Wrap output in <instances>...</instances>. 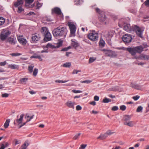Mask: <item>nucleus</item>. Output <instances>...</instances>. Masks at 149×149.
I'll return each instance as SVG.
<instances>
[{
    "label": "nucleus",
    "mask_w": 149,
    "mask_h": 149,
    "mask_svg": "<svg viewBox=\"0 0 149 149\" xmlns=\"http://www.w3.org/2000/svg\"><path fill=\"white\" fill-rule=\"evenodd\" d=\"M124 124L125 125L128 126L130 127H132L134 125L132 123V121H130V122H128L125 123H124Z\"/></svg>",
    "instance_id": "34"
},
{
    "label": "nucleus",
    "mask_w": 149,
    "mask_h": 149,
    "mask_svg": "<svg viewBox=\"0 0 149 149\" xmlns=\"http://www.w3.org/2000/svg\"><path fill=\"white\" fill-rule=\"evenodd\" d=\"M108 137L107 134L105 133L104 134H101L97 138V139H100L103 140L106 139Z\"/></svg>",
    "instance_id": "24"
},
{
    "label": "nucleus",
    "mask_w": 149,
    "mask_h": 149,
    "mask_svg": "<svg viewBox=\"0 0 149 149\" xmlns=\"http://www.w3.org/2000/svg\"><path fill=\"white\" fill-rule=\"evenodd\" d=\"M105 41L102 38H100V41L99 42V45L100 47L103 48L105 46Z\"/></svg>",
    "instance_id": "21"
},
{
    "label": "nucleus",
    "mask_w": 149,
    "mask_h": 149,
    "mask_svg": "<svg viewBox=\"0 0 149 149\" xmlns=\"http://www.w3.org/2000/svg\"><path fill=\"white\" fill-rule=\"evenodd\" d=\"M87 146L86 144H81L80 146V147L82 149H84Z\"/></svg>",
    "instance_id": "63"
},
{
    "label": "nucleus",
    "mask_w": 149,
    "mask_h": 149,
    "mask_svg": "<svg viewBox=\"0 0 149 149\" xmlns=\"http://www.w3.org/2000/svg\"><path fill=\"white\" fill-rule=\"evenodd\" d=\"M120 108L121 110L123 111H124L126 110V107L125 105H122L120 107Z\"/></svg>",
    "instance_id": "45"
},
{
    "label": "nucleus",
    "mask_w": 149,
    "mask_h": 149,
    "mask_svg": "<svg viewBox=\"0 0 149 149\" xmlns=\"http://www.w3.org/2000/svg\"><path fill=\"white\" fill-rule=\"evenodd\" d=\"M75 102H72L70 101H68L66 103V105L69 108L74 109V105Z\"/></svg>",
    "instance_id": "22"
},
{
    "label": "nucleus",
    "mask_w": 149,
    "mask_h": 149,
    "mask_svg": "<svg viewBox=\"0 0 149 149\" xmlns=\"http://www.w3.org/2000/svg\"><path fill=\"white\" fill-rule=\"evenodd\" d=\"M142 54L139 56H135V58L136 59H142Z\"/></svg>",
    "instance_id": "52"
},
{
    "label": "nucleus",
    "mask_w": 149,
    "mask_h": 149,
    "mask_svg": "<svg viewBox=\"0 0 149 149\" xmlns=\"http://www.w3.org/2000/svg\"><path fill=\"white\" fill-rule=\"evenodd\" d=\"M22 54L18 53H13L11 54L10 55L12 56H17L21 55Z\"/></svg>",
    "instance_id": "36"
},
{
    "label": "nucleus",
    "mask_w": 149,
    "mask_h": 149,
    "mask_svg": "<svg viewBox=\"0 0 149 149\" xmlns=\"http://www.w3.org/2000/svg\"><path fill=\"white\" fill-rule=\"evenodd\" d=\"M10 34L11 32L9 30L3 29L0 34V38L1 40H4Z\"/></svg>",
    "instance_id": "6"
},
{
    "label": "nucleus",
    "mask_w": 149,
    "mask_h": 149,
    "mask_svg": "<svg viewBox=\"0 0 149 149\" xmlns=\"http://www.w3.org/2000/svg\"><path fill=\"white\" fill-rule=\"evenodd\" d=\"M6 61L3 62H0V65L1 66H4L6 64Z\"/></svg>",
    "instance_id": "61"
},
{
    "label": "nucleus",
    "mask_w": 149,
    "mask_h": 149,
    "mask_svg": "<svg viewBox=\"0 0 149 149\" xmlns=\"http://www.w3.org/2000/svg\"><path fill=\"white\" fill-rule=\"evenodd\" d=\"M92 81L89 80H86L83 81H81L80 82L81 83H84L86 84H89Z\"/></svg>",
    "instance_id": "43"
},
{
    "label": "nucleus",
    "mask_w": 149,
    "mask_h": 149,
    "mask_svg": "<svg viewBox=\"0 0 149 149\" xmlns=\"http://www.w3.org/2000/svg\"><path fill=\"white\" fill-rule=\"evenodd\" d=\"M40 32L42 36L45 35L47 33L48 34L49 33L48 28L46 27H42L41 29Z\"/></svg>",
    "instance_id": "15"
},
{
    "label": "nucleus",
    "mask_w": 149,
    "mask_h": 149,
    "mask_svg": "<svg viewBox=\"0 0 149 149\" xmlns=\"http://www.w3.org/2000/svg\"><path fill=\"white\" fill-rule=\"evenodd\" d=\"M34 116V115H33L31 116H29V115H28V116H26L25 117V118H29L31 120L33 118Z\"/></svg>",
    "instance_id": "62"
},
{
    "label": "nucleus",
    "mask_w": 149,
    "mask_h": 149,
    "mask_svg": "<svg viewBox=\"0 0 149 149\" xmlns=\"http://www.w3.org/2000/svg\"><path fill=\"white\" fill-rule=\"evenodd\" d=\"M10 121V119H8L6 120L4 125V127L5 129H6L8 127L9 125Z\"/></svg>",
    "instance_id": "28"
},
{
    "label": "nucleus",
    "mask_w": 149,
    "mask_h": 149,
    "mask_svg": "<svg viewBox=\"0 0 149 149\" xmlns=\"http://www.w3.org/2000/svg\"><path fill=\"white\" fill-rule=\"evenodd\" d=\"M140 96L138 95L133 96L132 97V98L135 101L137 100L140 98Z\"/></svg>",
    "instance_id": "50"
},
{
    "label": "nucleus",
    "mask_w": 149,
    "mask_h": 149,
    "mask_svg": "<svg viewBox=\"0 0 149 149\" xmlns=\"http://www.w3.org/2000/svg\"><path fill=\"white\" fill-rule=\"evenodd\" d=\"M72 42L71 43V45L75 49H76L79 46V43L73 41V39L71 40Z\"/></svg>",
    "instance_id": "19"
},
{
    "label": "nucleus",
    "mask_w": 149,
    "mask_h": 149,
    "mask_svg": "<svg viewBox=\"0 0 149 149\" xmlns=\"http://www.w3.org/2000/svg\"><path fill=\"white\" fill-rule=\"evenodd\" d=\"M82 109V107L79 105L77 106L76 107V110L77 111H79Z\"/></svg>",
    "instance_id": "55"
},
{
    "label": "nucleus",
    "mask_w": 149,
    "mask_h": 149,
    "mask_svg": "<svg viewBox=\"0 0 149 149\" xmlns=\"http://www.w3.org/2000/svg\"><path fill=\"white\" fill-rule=\"evenodd\" d=\"M67 32L68 30L66 27H61V26H59L54 29L53 30L52 33L54 37L62 36L65 38Z\"/></svg>",
    "instance_id": "3"
},
{
    "label": "nucleus",
    "mask_w": 149,
    "mask_h": 149,
    "mask_svg": "<svg viewBox=\"0 0 149 149\" xmlns=\"http://www.w3.org/2000/svg\"><path fill=\"white\" fill-rule=\"evenodd\" d=\"M89 104H90L93 106H95L96 104V102L95 101H93L91 102H90Z\"/></svg>",
    "instance_id": "64"
},
{
    "label": "nucleus",
    "mask_w": 149,
    "mask_h": 149,
    "mask_svg": "<svg viewBox=\"0 0 149 149\" xmlns=\"http://www.w3.org/2000/svg\"><path fill=\"white\" fill-rule=\"evenodd\" d=\"M72 92L75 93H81L82 92V91L80 90H76L75 89L72 90Z\"/></svg>",
    "instance_id": "47"
},
{
    "label": "nucleus",
    "mask_w": 149,
    "mask_h": 149,
    "mask_svg": "<svg viewBox=\"0 0 149 149\" xmlns=\"http://www.w3.org/2000/svg\"><path fill=\"white\" fill-rule=\"evenodd\" d=\"M34 0H25L26 4H30L32 3Z\"/></svg>",
    "instance_id": "48"
},
{
    "label": "nucleus",
    "mask_w": 149,
    "mask_h": 149,
    "mask_svg": "<svg viewBox=\"0 0 149 149\" xmlns=\"http://www.w3.org/2000/svg\"><path fill=\"white\" fill-rule=\"evenodd\" d=\"M40 36H38L36 33L33 34L30 40V42L32 43H37L40 39Z\"/></svg>",
    "instance_id": "9"
},
{
    "label": "nucleus",
    "mask_w": 149,
    "mask_h": 149,
    "mask_svg": "<svg viewBox=\"0 0 149 149\" xmlns=\"http://www.w3.org/2000/svg\"><path fill=\"white\" fill-rule=\"evenodd\" d=\"M39 55H38V56H32L30 57L31 58H40L39 56Z\"/></svg>",
    "instance_id": "59"
},
{
    "label": "nucleus",
    "mask_w": 149,
    "mask_h": 149,
    "mask_svg": "<svg viewBox=\"0 0 149 149\" xmlns=\"http://www.w3.org/2000/svg\"><path fill=\"white\" fill-rule=\"evenodd\" d=\"M38 70L37 68H35L34 69L33 74L34 76H36L38 72Z\"/></svg>",
    "instance_id": "42"
},
{
    "label": "nucleus",
    "mask_w": 149,
    "mask_h": 149,
    "mask_svg": "<svg viewBox=\"0 0 149 149\" xmlns=\"http://www.w3.org/2000/svg\"><path fill=\"white\" fill-rule=\"evenodd\" d=\"M9 94L7 93H4L2 94L1 96L2 97H7L8 96Z\"/></svg>",
    "instance_id": "53"
},
{
    "label": "nucleus",
    "mask_w": 149,
    "mask_h": 149,
    "mask_svg": "<svg viewBox=\"0 0 149 149\" xmlns=\"http://www.w3.org/2000/svg\"><path fill=\"white\" fill-rule=\"evenodd\" d=\"M7 41L11 44L15 45V41L14 38L9 37L8 38Z\"/></svg>",
    "instance_id": "26"
},
{
    "label": "nucleus",
    "mask_w": 149,
    "mask_h": 149,
    "mask_svg": "<svg viewBox=\"0 0 149 149\" xmlns=\"http://www.w3.org/2000/svg\"><path fill=\"white\" fill-rule=\"evenodd\" d=\"M24 116V114H22L20 115V118H19L17 119H16V121L18 125H19L20 124H21L23 126L24 125H25L27 123L26 122L24 123H22Z\"/></svg>",
    "instance_id": "12"
},
{
    "label": "nucleus",
    "mask_w": 149,
    "mask_h": 149,
    "mask_svg": "<svg viewBox=\"0 0 149 149\" xmlns=\"http://www.w3.org/2000/svg\"><path fill=\"white\" fill-rule=\"evenodd\" d=\"M111 99L108 98L106 97H105L103 100L102 102L104 103H108L111 102Z\"/></svg>",
    "instance_id": "30"
},
{
    "label": "nucleus",
    "mask_w": 149,
    "mask_h": 149,
    "mask_svg": "<svg viewBox=\"0 0 149 149\" xmlns=\"http://www.w3.org/2000/svg\"><path fill=\"white\" fill-rule=\"evenodd\" d=\"M130 86L135 89L141 90L142 89V86L140 84H136L134 82L131 83Z\"/></svg>",
    "instance_id": "10"
},
{
    "label": "nucleus",
    "mask_w": 149,
    "mask_h": 149,
    "mask_svg": "<svg viewBox=\"0 0 149 149\" xmlns=\"http://www.w3.org/2000/svg\"><path fill=\"white\" fill-rule=\"evenodd\" d=\"M8 67L12 69H18L19 68L18 65L14 64L10 65H8Z\"/></svg>",
    "instance_id": "29"
},
{
    "label": "nucleus",
    "mask_w": 149,
    "mask_h": 149,
    "mask_svg": "<svg viewBox=\"0 0 149 149\" xmlns=\"http://www.w3.org/2000/svg\"><path fill=\"white\" fill-rule=\"evenodd\" d=\"M28 79L27 78H21L20 80V82H25L28 80Z\"/></svg>",
    "instance_id": "49"
},
{
    "label": "nucleus",
    "mask_w": 149,
    "mask_h": 149,
    "mask_svg": "<svg viewBox=\"0 0 149 149\" xmlns=\"http://www.w3.org/2000/svg\"><path fill=\"white\" fill-rule=\"evenodd\" d=\"M113 36V35H111L110 34L108 33V36L106 38V42L109 45H111V39Z\"/></svg>",
    "instance_id": "16"
},
{
    "label": "nucleus",
    "mask_w": 149,
    "mask_h": 149,
    "mask_svg": "<svg viewBox=\"0 0 149 149\" xmlns=\"http://www.w3.org/2000/svg\"><path fill=\"white\" fill-rule=\"evenodd\" d=\"M118 25L120 27H123V29L126 31L135 32L138 36L141 38L142 37V34L143 31L137 25H134L131 27L130 24L125 22H123L122 24L119 22Z\"/></svg>",
    "instance_id": "1"
},
{
    "label": "nucleus",
    "mask_w": 149,
    "mask_h": 149,
    "mask_svg": "<svg viewBox=\"0 0 149 149\" xmlns=\"http://www.w3.org/2000/svg\"><path fill=\"white\" fill-rule=\"evenodd\" d=\"M69 81L68 80H56L55 81V82L56 83H64L66 82Z\"/></svg>",
    "instance_id": "40"
},
{
    "label": "nucleus",
    "mask_w": 149,
    "mask_h": 149,
    "mask_svg": "<svg viewBox=\"0 0 149 149\" xmlns=\"http://www.w3.org/2000/svg\"><path fill=\"white\" fill-rule=\"evenodd\" d=\"M29 141L28 140H26L23 144L21 146V149H26L27 147L29 145Z\"/></svg>",
    "instance_id": "23"
},
{
    "label": "nucleus",
    "mask_w": 149,
    "mask_h": 149,
    "mask_svg": "<svg viewBox=\"0 0 149 149\" xmlns=\"http://www.w3.org/2000/svg\"><path fill=\"white\" fill-rule=\"evenodd\" d=\"M83 41L91 45V43L90 41L87 39H85L83 40Z\"/></svg>",
    "instance_id": "57"
},
{
    "label": "nucleus",
    "mask_w": 149,
    "mask_h": 149,
    "mask_svg": "<svg viewBox=\"0 0 149 149\" xmlns=\"http://www.w3.org/2000/svg\"><path fill=\"white\" fill-rule=\"evenodd\" d=\"M102 51L104 52L105 55L108 56H111L113 55V52L111 50H108L106 49H102L101 50Z\"/></svg>",
    "instance_id": "13"
},
{
    "label": "nucleus",
    "mask_w": 149,
    "mask_h": 149,
    "mask_svg": "<svg viewBox=\"0 0 149 149\" xmlns=\"http://www.w3.org/2000/svg\"><path fill=\"white\" fill-rule=\"evenodd\" d=\"M107 18L106 16L104 13L101 12L98 15V19L100 21L102 22H104Z\"/></svg>",
    "instance_id": "11"
},
{
    "label": "nucleus",
    "mask_w": 149,
    "mask_h": 149,
    "mask_svg": "<svg viewBox=\"0 0 149 149\" xmlns=\"http://www.w3.org/2000/svg\"><path fill=\"white\" fill-rule=\"evenodd\" d=\"M121 38L123 41L126 44L131 42L132 39V36L128 34H125L123 35Z\"/></svg>",
    "instance_id": "7"
},
{
    "label": "nucleus",
    "mask_w": 149,
    "mask_h": 149,
    "mask_svg": "<svg viewBox=\"0 0 149 149\" xmlns=\"http://www.w3.org/2000/svg\"><path fill=\"white\" fill-rule=\"evenodd\" d=\"M118 109V106H115L113 107L111 109V110L113 111H116Z\"/></svg>",
    "instance_id": "46"
},
{
    "label": "nucleus",
    "mask_w": 149,
    "mask_h": 149,
    "mask_svg": "<svg viewBox=\"0 0 149 149\" xmlns=\"http://www.w3.org/2000/svg\"><path fill=\"white\" fill-rule=\"evenodd\" d=\"M144 5L146 7H149V0H146L142 4V5Z\"/></svg>",
    "instance_id": "39"
},
{
    "label": "nucleus",
    "mask_w": 149,
    "mask_h": 149,
    "mask_svg": "<svg viewBox=\"0 0 149 149\" xmlns=\"http://www.w3.org/2000/svg\"><path fill=\"white\" fill-rule=\"evenodd\" d=\"M24 3L23 0H17L16 2H14V6L16 8L18 7V6L22 5Z\"/></svg>",
    "instance_id": "17"
},
{
    "label": "nucleus",
    "mask_w": 149,
    "mask_h": 149,
    "mask_svg": "<svg viewBox=\"0 0 149 149\" xmlns=\"http://www.w3.org/2000/svg\"><path fill=\"white\" fill-rule=\"evenodd\" d=\"M81 134V133H78L77 134L75 135L73 138V139L74 140H76L78 139L79 137V136Z\"/></svg>",
    "instance_id": "44"
},
{
    "label": "nucleus",
    "mask_w": 149,
    "mask_h": 149,
    "mask_svg": "<svg viewBox=\"0 0 149 149\" xmlns=\"http://www.w3.org/2000/svg\"><path fill=\"white\" fill-rule=\"evenodd\" d=\"M142 46L141 45L136 47H128L127 48V50L130 53L132 56H135L136 53L140 54L143 51L144 48H146L148 47L146 43L143 44Z\"/></svg>",
    "instance_id": "2"
},
{
    "label": "nucleus",
    "mask_w": 149,
    "mask_h": 149,
    "mask_svg": "<svg viewBox=\"0 0 149 149\" xmlns=\"http://www.w3.org/2000/svg\"><path fill=\"white\" fill-rule=\"evenodd\" d=\"M71 66V63L70 62H66L64 63L63 66L64 67L70 68Z\"/></svg>",
    "instance_id": "32"
},
{
    "label": "nucleus",
    "mask_w": 149,
    "mask_h": 149,
    "mask_svg": "<svg viewBox=\"0 0 149 149\" xmlns=\"http://www.w3.org/2000/svg\"><path fill=\"white\" fill-rule=\"evenodd\" d=\"M18 40L19 42L22 45H25L26 44L27 41L26 39L23 38H18Z\"/></svg>",
    "instance_id": "20"
},
{
    "label": "nucleus",
    "mask_w": 149,
    "mask_h": 149,
    "mask_svg": "<svg viewBox=\"0 0 149 149\" xmlns=\"http://www.w3.org/2000/svg\"><path fill=\"white\" fill-rule=\"evenodd\" d=\"M87 36L88 38L92 41H96L98 40V34L94 30H92V32L89 33Z\"/></svg>",
    "instance_id": "4"
},
{
    "label": "nucleus",
    "mask_w": 149,
    "mask_h": 149,
    "mask_svg": "<svg viewBox=\"0 0 149 149\" xmlns=\"http://www.w3.org/2000/svg\"><path fill=\"white\" fill-rule=\"evenodd\" d=\"M96 58H94L93 57H90L89 60V63H91L93 62L95 60Z\"/></svg>",
    "instance_id": "51"
},
{
    "label": "nucleus",
    "mask_w": 149,
    "mask_h": 149,
    "mask_svg": "<svg viewBox=\"0 0 149 149\" xmlns=\"http://www.w3.org/2000/svg\"><path fill=\"white\" fill-rule=\"evenodd\" d=\"M58 42L56 44L57 45L56 46V48H58L62 46L63 42V40L61 39H58Z\"/></svg>",
    "instance_id": "25"
},
{
    "label": "nucleus",
    "mask_w": 149,
    "mask_h": 149,
    "mask_svg": "<svg viewBox=\"0 0 149 149\" xmlns=\"http://www.w3.org/2000/svg\"><path fill=\"white\" fill-rule=\"evenodd\" d=\"M74 2L75 4L79 5L83 3V1L82 0H74Z\"/></svg>",
    "instance_id": "31"
},
{
    "label": "nucleus",
    "mask_w": 149,
    "mask_h": 149,
    "mask_svg": "<svg viewBox=\"0 0 149 149\" xmlns=\"http://www.w3.org/2000/svg\"><path fill=\"white\" fill-rule=\"evenodd\" d=\"M135 63L136 64H137V65H143L144 64V63H142V62L138 63L137 61H135Z\"/></svg>",
    "instance_id": "60"
},
{
    "label": "nucleus",
    "mask_w": 149,
    "mask_h": 149,
    "mask_svg": "<svg viewBox=\"0 0 149 149\" xmlns=\"http://www.w3.org/2000/svg\"><path fill=\"white\" fill-rule=\"evenodd\" d=\"M94 99L95 101H98L99 100V97L97 95H95L94 97Z\"/></svg>",
    "instance_id": "56"
},
{
    "label": "nucleus",
    "mask_w": 149,
    "mask_h": 149,
    "mask_svg": "<svg viewBox=\"0 0 149 149\" xmlns=\"http://www.w3.org/2000/svg\"><path fill=\"white\" fill-rule=\"evenodd\" d=\"M34 67V65H33V64H32L31 65H29L28 70L31 73L33 72Z\"/></svg>",
    "instance_id": "33"
},
{
    "label": "nucleus",
    "mask_w": 149,
    "mask_h": 149,
    "mask_svg": "<svg viewBox=\"0 0 149 149\" xmlns=\"http://www.w3.org/2000/svg\"><path fill=\"white\" fill-rule=\"evenodd\" d=\"M115 133V132H111V130H108L106 132V133L107 136H110Z\"/></svg>",
    "instance_id": "35"
},
{
    "label": "nucleus",
    "mask_w": 149,
    "mask_h": 149,
    "mask_svg": "<svg viewBox=\"0 0 149 149\" xmlns=\"http://www.w3.org/2000/svg\"><path fill=\"white\" fill-rule=\"evenodd\" d=\"M143 109V107L142 106H139L137 109L136 111L138 112H141L142 111Z\"/></svg>",
    "instance_id": "41"
},
{
    "label": "nucleus",
    "mask_w": 149,
    "mask_h": 149,
    "mask_svg": "<svg viewBox=\"0 0 149 149\" xmlns=\"http://www.w3.org/2000/svg\"><path fill=\"white\" fill-rule=\"evenodd\" d=\"M52 14H55L58 15H61L62 18L63 17V15L59 8L55 7L52 10Z\"/></svg>",
    "instance_id": "8"
},
{
    "label": "nucleus",
    "mask_w": 149,
    "mask_h": 149,
    "mask_svg": "<svg viewBox=\"0 0 149 149\" xmlns=\"http://www.w3.org/2000/svg\"><path fill=\"white\" fill-rule=\"evenodd\" d=\"M42 5V3H39L38 1H37V5H36V9H39L40 8Z\"/></svg>",
    "instance_id": "37"
},
{
    "label": "nucleus",
    "mask_w": 149,
    "mask_h": 149,
    "mask_svg": "<svg viewBox=\"0 0 149 149\" xmlns=\"http://www.w3.org/2000/svg\"><path fill=\"white\" fill-rule=\"evenodd\" d=\"M81 71L80 70H74L72 72V74H77L78 72H80Z\"/></svg>",
    "instance_id": "54"
},
{
    "label": "nucleus",
    "mask_w": 149,
    "mask_h": 149,
    "mask_svg": "<svg viewBox=\"0 0 149 149\" xmlns=\"http://www.w3.org/2000/svg\"><path fill=\"white\" fill-rule=\"evenodd\" d=\"M42 47L44 49L46 48H47L48 49L49 47H50L52 49L56 48V46L53 45L50 43H48L46 46H43Z\"/></svg>",
    "instance_id": "18"
},
{
    "label": "nucleus",
    "mask_w": 149,
    "mask_h": 149,
    "mask_svg": "<svg viewBox=\"0 0 149 149\" xmlns=\"http://www.w3.org/2000/svg\"><path fill=\"white\" fill-rule=\"evenodd\" d=\"M68 25L70 30V34L69 37H70L72 36H75V32L76 31V27L71 22H69L68 23Z\"/></svg>",
    "instance_id": "5"
},
{
    "label": "nucleus",
    "mask_w": 149,
    "mask_h": 149,
    "mask_svg": "<svg viewBox=\"0 0 149 149\" xmlns=\"http://www.w3.org/2000/svg\"><path fill=\"white\" fill-rule=\"evenodd\" d=\"M18 10L17 12L19 13H21L23 11H24V9L22 8V6H19L18 7Z\"/></svg>",
    "instance_id": "38"
},
{
    "label": "nucleus",
    "mask_w": 149,
    "mask_h": 149,
    "mask_svg": "<svg viewBox=\"0 0 149 149\" xmlns=\"http://www.w3.org/2000/svg\"><path fill=\"white\" fill-rule=\"evenodd\" d=\"M129 11L132 13L134 14L135 13V11L134 10L132 9H130L128 10Z\"/></svg>",
    "instance_id": "58"
},
{
    "label": "nucleus",
    "mask_w": 149,
    "mask_h": 149,
    "mask_svg": "<svg viewBox=\"0 0 149 149\" xmlns=\"http://www.w3.org/2000/svg\"><path fill=\"white\" fill-rule=\"evenodd\" d=\"M132 117L131 115H125L123 116V119L125 121H128L130 120Z\"/></svg>",
    "instance_id": "27"
},
{
    "label": "nucleus",
    "mask_w": 149,
    "mask_h": 149,
    "mask_svg": "<svg viewBox=\"0 0 149 149\" xmlns=\"http://www.w3.org/2000/svg\"><path fill=\"white\" fill-rule=\"evenodd\" d=\"M44 37L43 39V40L45 42H47L50 41L52 40V36L50 33H49L43 36Z\"/></svg>",
    "instance_id": "14"
}]
</instances>
